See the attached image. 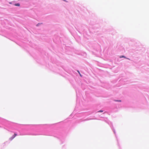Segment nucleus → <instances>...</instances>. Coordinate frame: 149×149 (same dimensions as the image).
I'll return each mask as SVG.
<instances>
[{
	"label": "nucleus",
	"mask_w": 149,
	"mask_h": 149,
	"mask_svg": "<svg viewBox=\"0 0 149 149\" xmlns=\"http://www.w3.org/2000/svg\"><path fill=\"white\" fill-rule=\"evenodd\" d=\"M17 135V134H15L9 138V140L11 141Z\"/></svg>",
	"instance_id": "1"
},
{
	"label": "nucleus",
	"mask_w": 149,
	"mask_h": 149,
	"mask_svg": "<svg viewBox=\"0 0 149 149\" xmlns=\"http://www.w3.org/2000/svg\"><path fill=\"white\" fill-rule=\"evenodd\" d=\"M15 6H19L20 4L19 3H16L15 5Z\"/></svg>",
	"instance_id": "2"
},
{
	"label": "nucleus",
	"mask_w": 149,
	"mask_h": 149,
	"mask_svg": "<svg viewBox=\"0 0 149 149\" xmlns=\"http://www.w3.org/2000/svg\"><path fill=\"white\" fill-rule=\"evenodd\" d=\"M98 112H103V111H102V110H100Z\"/></svg>",
	"instance_id": "3"
},
{
	"label": "nucleus",
	"mask_w": 149,
	"mask_h": 149,
	"mask_svg": "<svg viewBox=\"0 0 149 149\" xmlns=\"http://www.w3.org/2000/svg\"><path fill=\"white\" fill-rule=\"evenodd\" d=\"M120 58H122V57H124V58H125V57L124 56H120Z\"/></svg>",
	"instance_id": "4"
},
{
	"label": "nucleus",
	"mask_w": 149,
	"mask_h": 149,
	"mask_svg": "<svg viewBox=\"0 0 149 149\" xmlns=\"http://www.w3.org/2000/svg\"><path fill=\"white\" fill-rule=\"evenodd\" d=\"M80 74V76L81 77V76H82L81 75V74H80H80Z\"/></svg>",
	"instance_id": "5"
},
{
	"label": "nucleus",
	"mask_w": 149,
	"mask_h": 149,
	"mask_svg": "<svg viewBox=\"0 0 149 149\" xmlns=\"http://www.w3.org/2000/svg\"><path fill=\"white\" fill-rule=\"evenodd\" d=\"M78 72V73H79V74L80 73L79 72V71H77Z\"/></svg>",
	"instance_id": "6"
},
{
	"label": "nucleus",
	"mask_w": 149,
	"mask_h": 149,
	"mask_svg": "<svg viewBox=\"0 0 149 149\" xmlns=\"http://www.w3.org/2000/svg\"><path fill=\"white\" fill-rule=\"evenodd\" d=\"M119 101V102H120L121 101L120 100H119V101Z\"/></svg>",
	"instance_id": "7"
}]
</instances>
